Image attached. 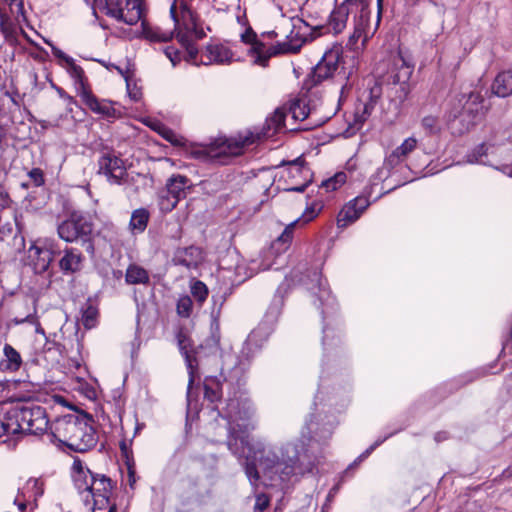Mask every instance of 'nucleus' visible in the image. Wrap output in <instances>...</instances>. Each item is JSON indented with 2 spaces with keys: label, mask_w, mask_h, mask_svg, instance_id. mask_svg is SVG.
Returning a JSON list of instances; mask_svg holds the SVG:
<instances>
[{
  "label": "nucleus",
  "mask_w": 512,
  "mask_h": 512,
  "mask_svg": "<svg viewBox=\"0 0 512 512\" xmlns=\"http://www.w3.org/2000/svg\"><path fill=\"white\" fill-rule=\"evenodd\" d=\"M150 218L149 212L145 208H139L132 212L129 228L133 234H140L145 231Z\"/></svg>",
  "instance_id": "nucleus-32"
},
{
  "label": "nucleus",
  "mask_w": 512,
  "mask_h": 512,
  "mask_svg": "<svg viewBox=\"0 0 512 512\" xmlns=\"http://www.w3.org/2000/svg\"><path fill=\"white\" fill-rule=\"evenodd\" d=\"M417 139L414 137L406 138L398 147L394 149V151L405 160L406 157L413 152L417 147Z\"/></svg>",
  "instance_id": "nucleus-43"
},
{
  "label": "nucleus",
  "mask_w": 512,
  "mask_h": 512,
  "mask_svg": "<svg viewBox=\"0 0 512 512\" xmlns=\"http://www.w3.org/2000/svg\"><path fill=\"white\" fill-rule=\"evenodd\" d=\"M142 35L152 42H166L173 38L172 31H165L160 27H150L143 19L141 21Z\"/></svg>",
  "instance_id": "nucleus-30"
},
{
  "label": "nucleus",
  "mask_w": 512,
  "mask_h": 512,
  "mask_svg": "<svg viewBox=\"0 0 512 512\" xmlns=\"http://www.w3.org/2000/svg\"><path fill=\"white\" fill-rule=\"evenodd\" d=\"M347 180V176L344 172H338L333 177H330L321 183V188H324L327 192L334 191L341 187Z\"/></svg>",
  "instance_id": "nucleus-41"
},
{
  "label": "nucleus",
  "mask_w": 512,
  "mask_h": 512,
  "mask_svg": "<svg viewBox=\"0 0 512 512\" xmlns=\"http://www.w3.org/2000/svg\"><path fill=\"white\" fill-rule=\"evenodd\" d=\"M72 479L86 508L92 512L111 505L113 482L105 474L92 472L81 460L72 465Z\"/></svg>",
  "instance_id": "nucleus-3"
},
{
  "label": "nucleus",
  "mask_w": 512,
  "mask_h": 512,
  "mask_svg": "<svg viewBox=\"0 0 512 512\" xmlns=\"http://www.w3.org/2000/svg\"><path fill=\"white\" fill-rule=\"evenodd\" d=\"M46 43L51 47V51H52V54L54 55V57L65 62L66 66H68L69 64H72V62L74 61V59L72 57L65 54L61 49L57 48L50 42L46 41Z\"/></svg>",
  "instance_id": "nucleus-48"
},
{
  "label": "nucleus",
  "mask_w": 512,
  "mask_h": 512,
  "mask_svg": "<svg viewBox=\"0 0 512 512\" xmlns=\"http://www.w3.org/2000/svg\"><path fill=\"white\" fill-rule=\"evenodd\" d=\"M286 117V111L283 108H278L274 111L273 115L267 119V125L269 129L278 131L284 126Z\"/></svg>",
  "instance_id": "nucleus-44"
},
{
  "label": "nucleus",
  "mask_w": 512,
  "mask_h": 512,
  "mask_svg": "<svg viewBox=\"0 0 512 512\" xmlns=\"http://www.w3.org/2000/svg\"><path fill=\"white\" fill-rule=\"evenodd\" d=\"M35 253L38 256L34 262L35 270L38 273H43L49 268L50 263L52 262L54 257V252H52L49 248L46 247H35Z\"/></svg>",
  "instance_id": "nucleus-35"
},
{
  "label": "nucleus",
  "mask_w": 512,
  "mask_h": 512,
  "mask_svg": "<svg viewBox=\"0 0 512 512\" xmlns=\"http://www.w3.org/2000/svg\"><path fill=\"white\" fill-rule=\"evenodd\" d=\"M275 5L277 6L278 10L281 12L282 15H286L287 11L284 9L283 5L281 4L284 0H272Z\"/></svg>",
  "instance_id": "nucleus-55"
},
{
  "label": "nucleus",
  "mask_w": 512,
  "mask_h": 512,
  "mask_svg": "<svg viewBox=\"0 0 512 512\" xmlns=\"http://www.w3.org/2000/svg\"><path fill=\"white\" fill-rule=\"evenodd\" d=\"M129 95H130V96H131L135 101H137V100L139 99V97H138V93H137V92H135V93H131V92H130V93H129Z\"/></svg>",
  "instance_id": "nucleus-63"
},
{
  "label": "nucleus",
  "mask_w": 512,
  "mask_h": 512,
  "mask_svg": "<svg viewBox=\"0 0 512 512\" xmlns=\"http://www.w3.org/2000/svg\"><path fill=\"white\" fill-rule=\"evenodd\" d=\"M24 306L27 307V313L25 315L18 313L15 316L13 321L15 322V324H23L25 322L31 323L36 326V329H35L36 333L43 335L44 330L41 327V325L38 321V318L36 316L37 309H36L35 301H33L31 303V305L28 301H25Z\"/></svg>",
  "instance_id": "nucleus-31"
},
{
  "label": "nucleus",
  "mask_w": 512,
  "mask_h": 512,
  "mask_svg": "<svg viewBox=\"0 0 512 512\" xmlns=\"http://www.w3.org/2000/svg\"><path fill=\"white\" fill-rule=\"evenodd\" d=\"M83 262L82 253L75 248H66L59 261L60 270L64 274H73L81 270Z\"/></svg>",
  "instance_id": "nucleus-25"
},
{
  "label": "nucleus",
  "mask_w": 512,
  "mask_h": 512,
  "mask_svg": "<svg viewBox=\"0 0 512 512\" xmlns=\"http://www.w3.org/2000/svg\"><path fill=\"white\" fill-rule=\"evenodd\" d=\"M66 69L70 77L74 80L77 93L80 97L83 96L84 91H90L86 83L84 70L79 65H77L75 61H73L72 64L66 66Z\"/></svg>",
  "instance_id": "nucleus-33"
},
{
  "label": "nucleus",
  "mask_w": 512,
  "mask_h": 512,
  "mask_svg": "<svg viewBox=\"0 0 512 512\" xmlns=\"http://www.w3.org/2000/svg\"><path fill=\"white\" fill-rule=\"evenodd\" d=\"M304 162L305 161L302 158H297L294 161L290 162L288 168L289 174H291L293 177L296 176L297 174L308 175L309 169L305 167Z\"/></svg>",
  "instance_id": "nucleus-47"
},
{
  "label": "nucleus",
  "mask_w": 512,
  "mask_h": 512,
  "mask_svg": "<svg viewBox=\"0 0 512 512\" xmlns=\"http://www.w3.org/2000/svg\"><path fill=\"white\" fill-rule=\"evenodd\" d=\"M263 258H264V260L261 263V265L258 267V269L254 270V268H251L254 271V273L259 272V270H262V271L268 270V269L272 268V266L275 264V262H267L266 260H268L269 258H265L264 256H263Z\"/></svg>",
  "instance_id": "nucleus-54"
},
{
  "label": "nucleus",
  "mask_w": 512,
  "mask_h": 512,
  "mask_svg": "<svg viewBox=\"0 0 512 512\" xmlns=\"http://www.w3.org/2000/svg\"><path fill=\"white\" fill-rule=\"evenodd\" d=\"M176 338H177V344H178L179 350H180L182 356L184 357L187 368H188V373H189L188 388L190 389V387L192 386V384L194 382L195 374L197 371V359L194 355L193 345H192V341H191L190 337L185 332L179 331Z\"/></svg>",
  "instance_id": "nucleus-18"
},
{
  "label": "nucleus",
  "mask_w": 512,
  "mask_h": 512,
  "mask_svg": "<svg viewBox=\"0 0 512 512\" xmlns=\"http://www.w3.org/2000/svg\"><path fill=\"white\" fill-rule=\"evenodd\" d=\"M225 380L223 374L219 376H208L204 380V396L211 403L220 401L222 397V382Z\"/></svg>",
  "instance_id": "nucleus-27"
},
{
  "label": "nucleus",
  "mask_w": 512,
  "mask_h": 512,
  "mask_svg": "<svg viewBox=\"0 0 512 512\" xmlns=\"http://www.w3.org/2000/svg\"><path fill=\"white\" fill-rule=\"evenodd\" d=\"M404 160L393 150L388 154L383 162V165L377 169L374 174V179L378 181H385L392 176L394 169L402 165Z\"/></svg>",
  "instance_id": "nucleus-26"
},
{
  "label": "nucleus",
  "mask_w": 512,
  "mask_h": 512,
  "mask_svg": "<svg viewBox=\"0 0 512 512\" xmlns=\"http://www.w3.org/2000/svg\"><path fill=\"white\" fill-rule=\"evenodd\" d=\"M3 350L7 361L6 368L11 371L18 370L22 363V359L18 351L9 344H5Z\"/></svg>",
  "instance_id": "nucleus-36"
},
{
  "label": "nucleus",
  "mask_w": 512,
  "mask_h": 512,
  "mask_svg": "<svg viewBox=\"0 0 512 512\" xmlns=\"http://www.w3.org/2000/svg\"><path fill=\"white\" fill-rule=\"evenodd\" d=\"M143 0H95L97 7L107 16L129 26L143 19Z\"/></svg>",
  "instance_id": "nucleus-10"
},
{
  "label": "nucleus",
  "mask_w": 512,
  "mask_h": 512,
  "mask_svg": "<svg viewBox=\"0 0 512 512\" xmlns=\"http://www.w3.org/2000/svg\"><path fill=\"white\" fill-rule=\"evenodd\" d=\"M386 440V438H383V439H378L377 441H375L369 448H367L360 456H359V460H363L365 458H367L379 445H381L384 441Z\"/></svg>",
  "instance_id": "nucleus-52"
},
{
  "label": "nucleus",
  "mask_w": 512,
  "mask_h": 512,
  "mask_svg": "<svg viewBox=\"0 0 512 512\" xmlns=\"http://www.w3.org/2000/svg\"><path fill=\"white\" fill-rule=\"evenodd\" d=\"M86 251L90 252V253H93L94 252V246L91 243H88V245L86 247Z\"/></svg>",
  "instance_id": "nucleus-61"
},
{
  "label": "nucleus",
  "mask_w": 512,
  "mask_h": 512,
  "mask_svg": "<svg viewBox=\"0 0 512 512\" xmlns=\"http://www.w3.org/2000/svg\"><path fill=\"white\" fill-rule=\"evenodd\" d=\"M163 136L165 139H167L168 141L174 143V133L170 130H165L164 133H163Z\"/></svg>",
  "instance_id": "nucleus-56"
},
{
  "label": "nucleus",
  "mask_w": 512,
  "mask_h": 512,
  "mask_svg": "<svg viewBox=\"0 0 512 512\" xmlns=\"http://www.w3.org/2000/svg\"><path fill=\"white\" fill-rule=\"evenodd\" d=\"M372 109V104H365L364 106V114L369 115Z\"/></svg>",
  "instance_id": "nucleus-59"
},
{
  "label": "nucleus",
  "mask_w": 512,
  "mask_h": 512,
  "mask_svg": "<svg viewBox=\"0 0 512 512\" xmlns=\"http://www.w3.org/2000/svg\"><path fill=\"white\" fill-rule=\"evenodd\" d=\"M341 57V49L335 47L323 55L321 61L316 65L314 74L318 80L331 77L338 69Z\"/></svg>",
  "instance_id": "nucleus-19"
},
{
  "label": "nucleus",
  "mask_w": 512,
  "mask_h": 512,
  "mask_svg": "<svg viewBox=\"0 0 512 512\" xmlns=\"http://www.w3.org/2000/svg\"><path fill=\"white\" fill-rule=\"evenodd\" d=\"M192 308L193 302L188 295L182 296L178 299L176 309L179 316L185 318L189 317L192 313Z\"/></svg>",
  "instance_id": "nucleus-46"
},
{
  "label": "nucleus",
  "mask_w": 512,
  "mask_h": 512,
  "mask_svg": "<svg viewBox=\"0 0 512 512\" xmlns=\"http://www.w3.org/2000/svg\"><path fill=\"white\" fill-rule=\"evenodd\" d=\"M190 290L192 296L200 305L206 301L208 296V288L205 283L200 280H195L192 282Z\"/></svg>",
  "instance_id": "nucleus-42"
},
{
  "label": "nucleus",
  "mask_w": 512,
  "mask_h": 512,
  "mask_svg": "<svg viewBox=\"0 0 512 512\" xmlns=\"http://www.w3.org/2000/svg\"><path fill=\"white\" fill-rule=\"evenodd\" d=\"M179 201L180 200H178L176 197H174L170 193H167V191L162 190L159 193L158 206L162 212L168 213L171 212L177 206Z\"/></svg>",
  "instance_id": "nucleus-37"
},
{
  "label": "nucleus",
  "mask_w": 512,
  "mask_h": 512,
  "mask_svg": "<svg viewBox=\"0 0 512 512\" xmlns=\"http://www.w3.org/2000/svg\"><path fill=\"white\" fill-rule=\"evenodd\" d=\"M414 64L401 53L393 56L391 65L384 77L385 83L394 90L395 98L399 103L404 102L410 93V78Z\"/></svg>",
  "instance_id": "nucleus-9"
},
{
  "label": "nucleus",
  "mask_w": 512,
  "mask_h": 512,
  "mask_svg": "<svg viewBox=\"0 0 512 512\" xmlns=\"http://www.w3.org/2000/svg\"><path fill=\"white\" fill-rule=\"evenodd\" d=\"M240 38L244 44L249 45L247 55L252 64L263 68L269 65L271 57L299 52L306 41L298 32L291 31L284 41L267 46L251 27L246 28Z\"/></svg>",
  "instance_id": "nucleus-4"
},
{
  "label": "nucleus",
  "mask_w": 512,
  "mask_h": 512,
  "mask_svg": "<svg viewBox=\"0 0 512 512\" xmlns=\"http://www.w3.org/2000/svg\"><path fill=\"white\" fill-rule=\"evenodd\" d=\"M263 258H264V260L261 263V265L258 267V269L254 270V268H251L254 271V273L259 272V270H262V271L268 270V269L272 268V266L275 264V262H267L266 260H268L269 258H265L264 256H263Z\"/></svg>",
  "instance_id": "nucleus-53"
},
{
  "label": "nucleus",
  "mask_w": 512,
  "mask_h": 512,
  "mask_svg": "<svg viewBox=\"0 0 512 512\" xmlns=\"http://www.w3.org/2000/svg\"><path fill=\"white\" fill-rule=\"evenodd\" d=\"M504 151L503 147H495L494 145L483 143L467 155V162L492 166L493 162L489 159V156L501 155Z\"/></svg>",
  "instance_id": "nucleus-24"
},
{
  "label": "nucleus",
  "mask_w": 512,
  "mask_h": 512,
  "mask_svg": "<svg viewBox=\"0 0 512 512\" xmlns=\"http://www.w3.org/2000/svg\"><path fill=\"white\" fill-rule=\"evenodd\" d=\"M203 260V253L199 247L189 246L178 248L173 256V263L175 265L183 266L191 269L196 268Z\"/></svg>",
  "instance_id": "nucleus-21"
},
{
  "label": "nucleus",
  "mask_w": 512,
  "mask_h": 512,
  "mask_svg": "<svg viewBox=\"0 0 512 512\" xmlns=\"http://www.w3.org/2000/svg\"><path fill=\"white\" fill-rule=\"evenodd\" d=\"M492 90L499 97H507L512 94V71L499 73L493 82Z\"/></svg>",
  "instance_id": "nucleus-29"
},
{
  "label": "nucleus",
  "mask_w": 512,
  "mask_h": 512,
  "mask_svg": "<svg viewBox=\"0 0 512 512\" xmlns=\"http://www.w3.org/2000/svg\"><path fill=\"white\" fill-rule=\"evenodd\" d=\"M258 138V135L246 132L235 139L217 141L209 146L197 148L192 154L197 159L223 163L224 158L240 154L243 147L253 144Z\"/></svg>",
  "instance_id": "nucleus-7"
},
{
  "label": "nucleus",
  "mask_w": 512,
  "mask_h": 512,
  "mask_svg": "<svg viewBox=\"0 0 512 512\" xmlns=\"http://www.w3.org/2000/svg\"><path fill=\"white\" fill-rule=\"evenodd\" d=\"M269 498L265 494H259L256 497L254 509L256 512H263L269 506Z\"/></svg>",
  "instance_id": "nucleus-51"
},
{
  "label": "nucleus",
  "mask_w": 512,
  "mask_h": 512,
  "mask_svg": "<svg viewBox=\"0 0 512 512\" xmlns=\"http://www.w3.org/2000/svg\"><path fill=\"white\" fill-rule=\"evenodd\" d=\"M29 178L35 186L39 187L44 184V173L40 168H33L28 172Z\"/></svg>",
  "instance_id": "nucleus-50"
},
{
  "label": "nucleus",
  "mask_w": 512,
  "mask_h": 512,
  "mask_svg": "<svg viewBox=\"0 0 512 512\" xmlns=\"http://www.w3.org/2000/svg\"><path fill=\"white\" fill-rule=\"evenodd\" d=\"M100 174L112 184H121L127 177L124 161L114 153H104L98 160Z\"/></svg>",
  "instance_id": "nucleus-16"
},
{
  "label": "nucleus",
  "mask_w": 512,
  "mask_h": 512,
  "mask_svg": "<svg viewBox=\"0 0 512 512\" xmlns=\"http://www.w3.org/2000/svg\"><path fill=\"white\" fill-rule=\"evenodd\" d=\"M306 187H307V184H303V185H300V186L293 187L290 190L297 191V192H303Z\"/></svg>",
  "instance_id": "nucleus-58"
},
{
  "label": "nucleus",
  "mask_w": 512,
  "mask_h": 512,
  "mask_svg": "<svg viewBox=\"0 0 512 512\" xmlns=\"http://www.w3.org/2000/svg\"><path fill=\"white\" fill-rule=\"evenodd\" d=\"M83 103L94 113L105 118H116L120 112L116 110L111 101L99 100L92 92L84 91L80 97Z\"/></svg>",
  "instance_id": "nucleus-20"
},
{
  "label": "nucleus",
  "mask_w": 512,
  "mask_h": 512,
  "mask_svg": "<svg viewBox=\"0 0 512 512\" xmlns=\"http://www.w3.org/2000/svg\"><path fill=\"white\" fill-rule=\"evenodd\" d=\"M421 126L423 130L429 135H436L441 132V124L438 117L427 115L422 118Z\"/></svg>",
  "instance_id": "nucleus-39"
},
{
  "label": "nucleus",
  "mask_w": 512,
  "mask_h": 512,
  "mask_svg": "<svg viewBox=\"0 0 512 512\" xmlns=\"http://www.w3.org/2000/svg\"><path fill=\"white\" fill-rule=\"evenodd\" d=\"M57 232L62 240L72 243L88 237L92 232V223L84 215L74 212L58 225Z\"/></svg>",
  "instance_id": "nucleus-13"
},
{
  "label": "nucleus",
  "mask_w": 512,
  "mask_h": 512,
  "mask_svg": "<svg viewBox=\"0 0 512 512\" xmlns=\"http://www.w3.org/2000/svg\"><path fill=\"white\" fill-rule=\"evenodd\" d=\"M377 3H378V9L381 10L382 0H377Z\"/></svg>",
  "instance_id": "nucleus-64"
},
{
  "label": "nucleus",
  "mask_w": 512,
  "mask_h": 512,
  "mask_svg": "<svg viewBox=\"0 0 512 512\" xmlns=\"http://www.w3.org/2000/svg\"><path fill=\"white\" fill-rule=\"evenodd\" d=\"M316 216H317V212L314 209H309V210L305 211V213L302 215L301 218L288 224L285 227V229L283 230V232L281 233V235L279 237H277V239H275L272 242L269 249H267L264 252V257L265 258H271V257L276 258L277 256L286 252L291 245L295 225L299 221H303L304 223H307V222L311 221L312 219H314Z\"/></svg>",
  "instance_id": "nucleus-15"
},
{
  "label": "nucleus",
  "mask_w": 512,
  "mask_h": 512,
  "mask_svg": "<svg viewBox=\"0 0 512 512\" xmlns=\"http://www.w3.org/2000/svg\"><path fill=\"white\" fill-rule=\"evenodd\" d=\"M8 433L42 435L50 428L45 408L34 405H16L5 413Z\"/></svg>",
  "instance_id": "nucleus-5"
},
{
  "label": "nucleus",
  "mask_w": 512,
  "mask_h": 512,
  "mask_svg": "<svg viewBox=\"0 0 512 512\" xmlns=\"http://www.w3.org/2000/svg\"><path fill=\"white\" fill-rule=\"evenodd\" d=\"M506 170H509V173H508V174H509V176H511V177H512V168L510 169V168H509V167H507V166H503L502 171L506 173Z\"/></svg>",
  "instance_id": "nucleus-62"
},
{
  "label": "nucleus",
  "mask_w": 512,
  "mask_h": 512,
  "mask_svg": "<svg viewBox=\"0 0 512 512\" xmlns=\"http://www.w3.org/2000/svg\"><path fill=\"white\" fill-rule=\"evenodd\" d=\"M292 118L295 120L303 121L310 115V110L304 101L297 100L293 102L289 108Z\"/></svg>",
  "instance_id": "nucleus-40"
},
{
  "label": "nucleus",
  "mask_w": 512,
  "mask_h": 512,
  "mask_svg": "<svg viewBox=\"0 0 512 512\" xmlns=\"http://www.w3.org/2000/svg\"><path fill=\"white\" fill-rule=\"evenodd\" d=\"M10 5L23 6L22 0H5Z\"/></svg>",
  "instance_id": "nucleus-57"
},
{
  "label": "nucleus",
  "mask_w": 512,
  "mask_h": 512,
  "mask_svg": "<svg viewBox=\"0 0 512 512\" xmlns=\"http://www.w3.org/2000/svg\"><path fill=\"white\" fill-rule=\"evenodd\" d=\"M280 315L279 304L270 306L265 314L264 320L248 336L239 358L238 365L245 369L255 351L259 350L273 331V325Z\"/></svg>",
  "instance_id": "nucleus-8"
},
{
  "label": "nucleus",
  "mask_w": 512,
  "mask_h": 512,
  "mask_svg": "<svg viewBox=\"0 0 512 512\" xmlns=\"http://www.w3.org/2000/svg\"><path fill=\"white\" fill-rule=\"evenodd\" d=\"M44 493V482L39 478H30L25 484L18 489V493L13 500L16 511L8 512H24L27 506L33 509L37 506V500Z\"/></svg>",
  "instance_id": "nucleus-14"
},
{
  "label": "nucleus",
  "mask_w": 512,
  "mask_h": 512,
  "mask_svg": "<svg viewBox=\"0 0 512 512\" xmlns=\"http://www.w3.org/2000/svg\"><path fill=\"white\" fill-rule=\"evenodd\" d=\"M458 103L462 107L459 117L461 122H465V124L459 129L451 126V129L454 133L463 134L469 131L484 116L483 97L478 92H470L469 94L460 95Z\"/></svg>",
  "instance_id": "nucleus-12"
},
{
  "label": "nucleus",
  "mask_w": 512,
  "mask_h": 512,
  "mask_svg": "<svg viewBox=\"0 0 512 512\" xmlns=\"http://www.w3.org/2000/svg\"><path fill=\"white\" fill-rule=\"evenodd\" d=\"M93 419L86 413L61 416L50 424L54 440L76 452H86L97 443Z\"/></svg>",
  "instance_id": "nucleus-2"
},
{
  "label": "nucleus",
  "mask_w": 512,
  "mask_h": 512,
  "mask_svg": "<svg viewBox=\"0 0 512 512\" xmlns=\"http://www.w3.org/2000/svg\"><path fill=\"white\" fill-rule=\"evenodd\" d=\"M372 0H354L353 1V14H354V31L350 35L347 46L354 49L359 39H363L365 43L371 35L375 32L380 22V10L376 17L375 24L371 23V11L369 9Z\"/></svg>",
  "instance_id": "nucleus-11"
},
{
  "label": "nucleus",
  "mask_w": 512,
  "mask_h": 512,
  "mask_svg": "<svg viewBox=\"0 0 512 512\" xmlns=\"http://www.w3.org/2000/svg\"><path fill=\"white\" fill-rule=\"evenodd\" d=\"M369 205L370 201L365 196H358L349 201L337 216L338 227L345 228L354 223Z\"/></svg>",
  "instance_id": "nucleus-17"
},
{
  "label": "nucleus",
  "mask_w": 512,
  "mask_h": 512,
  "mask_svg": "<svg viewBox=\"0 0 512 512\" xmlns=\"http://www.w3.org/2000/svg\"><path fill=\"white\" fill-rule=\"evenodd\" d=\"M262 36H268L270 38L276 37L277 33L275 31H269L262 34Z\"/></svg>",
  "instance_id": "nucleus-60"
},
{
  "label": "nucleus",
  "mask_w": 512,
  "mask_h": 512,
  "mask_svg": "<svg viewBox=\"0 0 512 512\" xmlns=\"http://www.w3.org/2000/svg\"><path fill=\"white\" fill-rule=\"evenodd\" d=\"M150 280L148 272L137 264H130L126 270L125 281L128 284H148Z\"/></svg>",
  "instance_id": "nucleus-34"
},
{
  "label": "nucleus",
  "mask_w": 512,
  "mask_h": 512,
  "mask_svg": "<svg viewBox=\"0 0 512 512\" xmlns=\"http://www.w3.org/2000/svg\"><path fill=\"white\" fill-rule=\"evenodd\" d=\"M317 284H318V299L320 302V305L323 306L325 304H332L333 298L330 295V290L327 285V281L322 279L321 276L315 274Z\"/></svg>",
  "instance_id": "nucleus-38"
},
{
  "label": "nucleus",
  "mask_w": 512,
  "mask_h": 512,
  "mask_svg": "<svg viewBox=\"0 0 512 512\" xmlns=\"http://www.w3.org/2000/svg\"><path fill=\"white\" fill-rule=\"evenodd\" d=\"M254 408L247 399L231 398L227 401L222 416L228 422L229 450L243 461L245 473L251 483L259 480V467L271 480L276 475L280 480H286L294 472V464L298 459V451L282 452L281 457L267 451L263 443L251 444L248 432L255 425L252 422Z\"/></svg>",
  "instance_id": "nucleus-1"
},
{
  "label": "nucleus",
  "mask_w": 512,
  "mask_h": 512,
  "mask_svg": "<svg viewBox=\"0 0 512 512\" xmlns=\"http://www.w3.org/2000/svg\"><path fill=\"white\" fill-rule=\"evenodd\" d=\"M164 53L167 58H169L173 66H176L181 61V52L172 46L166 47L164 49Z\"/></svg>",
  "instance_id": "nucleus-49"
},
{
  "label": "nucleus",
  "mask_w": 512,
  "mask_h": 512,
  "mask_svg": "<svg viewBox=\"0 0 512 512\" xmlns=\"http://www.w3.org/2000/svg\"><path fill=\"white\" fill-rule=\"evenodd\" d=\"M353 1L345 0L331 12L328 25L334 34H339L345 29L348 16L353 12Z\"/></svg>",
  "instance_id": "nucleus-23"
},
{
  "label": "nucleus",
  "mask_w": 512,
  "mask_h": 512,
  "mask_svg": "<svg viewBox=\"0 0 512 512\" xmlns=\"http://www.w3.org/2000/svg\"><path fill=\"white\" fill-rule=\"evenodd\" d=\"M233 60L232 51L223 44H210L202 54L204 64H230Z\"/></svg>",
  "instance_id": "nucleus-22"
},
{
  "label": "nucleus",
  "mask_w": 512,
  "mask_h": 512,
  "mask_svg": "<svg viewBox=\"0 0 512 512\" xmlns=\"http://www.w3.org/2000/svg\"><path fill=\"white\" fill-rule=\"evenodd\" d=\"M97 316H98L97 308L91 304L87 305V307L83 310V313H82L83 325L88 329L93 328L96 325Z\"/></svg>",
  "instance_id": "nucleus-45"
},
{
  "label": "nucleus",
  "mask_w": 512,
  "mask_h": 512,
  "mask_svg": "<svg viewBox=\"0 0 512 512\" xmlns=\"http://www.w3.org/2000/svg\"><path fill=\"white\" fill-rule=\"evenodd\" d=\"M170 14L178 41L186 49L189 57L195 59L198 51L192 42L204 37L205 32L199 27L196 16L184 0H174L170 7Z\"/></svg>",
  "instance_id": "nucleus-6"
},
{
  "label": "nucleus",
  "mask_w": 512,
  "mask_h": 512,
  "mask_svg": "<svg viewBox=\"0 0 512 512\" xmlns=\"http://www.w3.org/2000/svg\"><path fill=\"white\" fill-rule=\"evenodd\" d=\"M188 183L189 179L186 176L174 174L168 178L164 190L176 197L178 200H181L186 196L185 189L189 188Z\"/></svg>",
  "instance_id": "nucleus-28"
}]
</instances>
